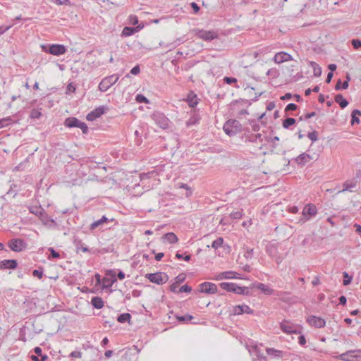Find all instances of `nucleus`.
I'll list each match as a JSON object with an SVG mask.
<instances>
[{
    "instance_id": "13",
    "label": "nucleus",
    "mask_w": 361,
    "mask_h": 361,
    "mask_svg": "<svg viewBox=\"0 0 361 361\" xmlns=\"http://www.w3.org/2000/svg\"><path fill=\"white\" fill-rule=\"evenodd\" d=\"M116 322L121 324L128 322L130 325L132 324L131 317H116V319H115V317H111L109 320H106L104 322V327L117 329L118 326L115 325Z\"/></svg>"
},
{
    "instance_id": "56",
    "label": "nucleus",
    "mask_w": 361,
    "mask_h": 361,
    "mask_svg": "<svg viewBox=\"0 0 361 361\" xmlns=\"http://www.w3.org/2000/svg\"><path fill=\"white\" fill-rule=\"evenodd\" d=\"M224 82L228 85H231L233 83L237 82V79L233 77L226 76L224 78Z\"/></svg>"
},
{
    "instance_id": "23",
    "label": "nucleus",
    "mask_w": 361,
    "mask_h": 361,
    "mask_svg": "<svg viewBox=\"0 0 361 361\" xmlns=\"http://www.w3.org/2000/svg\"><path fill=\"white\" fill-rule=\"evenodd\" d=\"M242 279L240 274L233 271H224L218 274L216 276L217 280L222 279Z\"/></svg>"
},
{
    "instance_id": "42",
    "label": "nucleus",
    "mask_w": 361,
    "mask_h": 361,
    "mask_svg": "<svg viewBox=\"0 0 361 361\" xmlns=\"http://www.w3.org/2000/svg\"><path fill=\"white\" fill-rule=\"evenodd\" d=\"M11 121L12 119L11 116H8L0 119V129L9 126L11 123Z\"/></svg>"
},
{
    "instance_id": "32",
    "label": "nucleus",
    "mask_w": 361,
    "mask_h": 361,
    "mask_svg": "<svg viewBox=\"0 0 361 361\" xmlns=\"http://www.w3.org/2000/svg\"><path fill=\"white\" fill-rule=\"evenodd\" d=\"M186 100L188 105L192 108L196 106L198 104V99L197 97V95L193 92H191L188 94Z\"/></svg>"
},
{
    "instance_id": "20",
    "label": "nucleus",
    "mask_w": 361,
    "mask_h": 361,
    "mask_svg": "<svg viewBox=\"0 0 361 361\" xmlns=\"http://www.w3.org/2000/svg\"><path fill=\"white\" fill-rule=\"evenodd\" d=\"M292 56L285 51H281L275 54L274 61L276 63H281L288 61H292Z\"/></svg>"
},
{
    "instance_id": "55",
    "label": "nucleus",
    "mask_w": 361,
    "mask_h": 361,
    "mask_svg": "<svg viewBox=\"0 0 361 361\" xmlns=\"http://www.w3.org/2000/svg\"><path fill=\"white\" fill-rule=\"evenodd\" d=\"M243 214L242 212L236 211L231 213L230 216L233 219H240L242 218Z\"/></svg>"
},
{
    "instance_id": "7",
    "label": "nucleus",
    "mask_w": 361,
    "mask_h": 361,
    "mask_svg": "<svg viewBox=\"0 0 361 361\" xmlns=\"http://www.w3.org/2000/svg\"><path fill=\"white\" fill-rule=\"evenodd\" d=\"M343 361H361V350H352L346 351L338 355Z\"/></svg>"
},
{
    "instance_id": "26",
    "label": "nucleus",
    "mask_w": 361,
    "mask_h": 361,
    "mask_svg": "<svg viewBox=\"0 0 361 361\" xmlns=\"http://www.w3.org/2000/svg\"><path fill=\"white\" fill-rule=\"evenodd\" d=\"M34 352L35 353L36 355H32L31 356V359L33 361H45L48 358L47 355H42V350L39 347H35L34 348Z\"/></svg>"
},
{
    "instance_id": "60",
    "label": "nucleus",
    "mask_w": 361,
    "mask_h": 361,
    "mask_svg": "<svg viewBox=\"0 0 361 361\" xmlns=\"http://www.w3.org/2000/svg\"><path fill=\"white\" fill-rule=\"evenodd\" d=\"M130 24L135 25L138 23V18L135 15H130L128 18Z\"/></svg>"
},
{
    "instance_id": "19",
    "label": "nucleus",
    "mask_w": 361,
    "mask_h": 361,
    "mask_svg": "<svg viewBox=\"0 0 361 361\" xmlns=\"http://www.w3.org/2000/svg\"><path fill=\"white\" fill-rule=\"evenodd\" d=\"M307 323L315 328H322L326 324V322L322 317H307Z\"/></svg>"
},
{
    "instance_id": "62",
    "label": "nucleus",
    "mask_w": 361,
    "mask_h": 361,
    "mask_svg": "<svg viewBox=\"0 0 361 361\" xmlns=\"http://www.w3.org/2000/svg\"><path fill=\"white\" fill-rule=\"evenodd\" d=\"M306 338L305 337V336L302 334H300L299 337H298V343L302 345V346H304L305 344H306Z\"/></svg>"
},
{
    "instance_id": "43",
    "label": "nucleus",
    "mask_w": 361,
    "mask_h": 361,
    "mask_svg": "<svg viewBox=\"0 0 361 361\" xmlns=\"http://www.w3.org/2000/svg\"><path fill=\"white\" fill-rule=\"evenodd\" d=\"M244 257L247 260L252 259L254 256V250L252 248L246 247Z\"/></svg>"
},
{
    "instance_id": "63",
    "label": "nucleus",
    "mask_w": 361,
    "mask_h": 361,
    "mask_svg": "<svg viewBox=\"0 0 361 361\" xmlns=\"http://www.w3.org/2000/svg\"><path fill=\"white\" fill-rule=\"evenodd\" d=\"M178 285V284L176 283H173L172 284H171L169 286L170 291L176 293H179Z\"/></svg>"
},
{
    "instance_id": "31",
    "label": "nucleus",
    "mask_w": 361,
    "mask_h": 361,
    "mask_svg": "<svg viewBox=\"0 0 361 361\" xmlns=\"http://www.w3.org/2000/svg\"><path fill=\"white\" fill-rule=\"evenodd\" d=\"M335 102L341 106V108L344 109L345 108L349 102L348 101L343 97V96L341 94H338L335 96Z\"/></svg>"
},
{
    "instance_id": "30",
    "label": "nucleus",
    "mask_w": 361,
    "mask_h": 361,
    "mask_svg": "<svg viewBox=\"0 0 361 361\" xmlns=\"http://www.w3.org/2000/svg\"><path fill=\"white\" fill-rule=\"evenodd\" d=\"M350 80V78L349 75L348 74L346 76V80L342 82V80L339 79L335 86L336 90H345L349 86V81Z\"/></svg>"
},
{
    "instance_id": "36",
    "label": "nucleus",
    "mask_w": 361,
    "mask_h": 361,
    "mask_svg": "<svg viewBox=\"0 0 361 361\" xmlns=\"http://www.w3.org/2000/svg\"><path fill=\"white\" fill-rule=\"evenodd\" d=\"M294 161L300 166H305L307 162L305 158V152L300 154L294 159Z\"/></svg>"
},
{
    "instance_id": "58",
    "label": "nucleus",
    "mask_w": 361,
    "mask_h": 361,
    "mask_svg": "<svg viewBox=\"0 0 361 361\" xmlns=\"http://www.w3.org/2000/svg\"><path fill=\"white\" fill-rule=\"evenodd\" d=\"M315 115H316V113L314 111H312V112H310V113H307L305 115L300 116L299 118V120L300 121L307 120V119H309L310 118H312Z\"/></svg>"
},
{
    "instance_id": "39",
    "label": "nucleus",
    "mask_w": 361,
    "mask_h": 361,
    "mask_svg": "<svg viewBox=\"0 0 361 361\" xmlns=\"http://www.w3.org/2000/svg\"><path fill=\"white\" fill-rule=\"evenodd\" d=\"M295 119L293 118H286L283 121L282 126L284 128L288 129L295 123Z\"/></svg>"
},
{
    "instance_id": "3",
    "label": "nucleus",
    "mask_w": 361,
    "mask_h": 361,
    "mask_svg": "<svg viewBox=\"0 0 361 361\" xmlns=\"http://www.w3.org/2000/svg\"><path fill=\"white\" fill-rule=\"evenodd\" d=\"M280 327L283 332L290 334H300L302 333L303 327L300 324H293L288 320H283L280 323Z\"/></svg>"
},
{
    "instance_id": "4",
    "label": "nucleus",
    "mask_w": 361,
    "mask_h": 361,
    "mask_svg": "<svg viewBox=\"0 0 361 361\" xmlns=\"http://www.w3.org/2000/svg\"><path fill=\"white\" fill-rule=\"evenodd\" d=\"M42 49L44 52L54 56H61L67 51V48L65 45L59 44L42 45Z\"/></svg>"
},
{
    "instance_id": "2",
    "label": "nucleus",
    "mask_w": 361,
    "mask_h": 361,
    "mask_svg": "<svg viewBox=\"0 0 361 361\" xmlns=\"http://www.w3.org/2000/svg\"><path fill=\"white\" fill-rule=\"evenodd\" d=\"M219 286L223 290L227 292L234 293L238 295H247L249 292L247 287L240 286L235 283L222 282Z\"/></svg>"
},
{
    "instance_id": "17",
    "label": "nucleus",
    "mask_w": 361,
    "mask_h": 361,
    "mask_svg": "<svg viewBox=\"0 0 361 361\" xmlns=\"http://www.w3.org/2000/svg\"><path fill=\"white\" fill-rule=\"evenodd\" d=\"M357 183L358 181L355 178L347 180L343 183L342 189L338 190V193H343L345 192H355V189L357 186Z\"/></svg>"
},
{
    "instance_id": "28",
    "label": "nucleus",
    "mask_w": 361,
    "mask_h": 361,
    "mask_svg": "<svg viewBox=\"0 0 361 361\" xmlns=\"http://www.w3.org/2000/svg\"><path fill=\"white\" fill-rule=\"evenodd\" d=\"M266 352L267 355L275 358H281L283 357L285 353L282 350H276L271 348H267Z\"/></svg>"
},
{
    "instance_id": "41",
    "label": "nucleus",
    "mask_w": 361,
    "mask_h": 361,
    "mask_svg": "<svg viewBox=\"0 0 361 361\" xmlns=\"http://www.w3.org/2000/svg\"><path fill=\"white\" fill-rule=\"evenodd\" d=\"M343 286H348L351 283L353 280V276L349 275L348 272H343Z\"/></svg>"
},
{
    "instance_id": "25",
    "label": "nucleus",
    "mask_w": 361,
    "mask_h": 361,
    "mask_svg": "<svg viewBox=\"0 0 361 361\" xmlns=\"http://www.w3.org/2000/svg\"><path fill=\"white\" fill-rule=\"evenodd\" d=\"M113 220H114V219H109V218H107L106 216L104 215L102 216L101 219L92 222L90 225V229L93 231L95 228H97V227L102 226L104 223H109V222L112 221Z\"/></svg>"
},
{
    "instance_id": "50",
    "label": "nucleus",
    "mask_w": 361,
    "mask_h": 361,
    "mask_svg": "<svg viewBox=\"0 0 361 361\" xmlns=\"http://www.w3.org/2000/svg\"><path fill=\"white\" fill-rule=\"evenodd\" d=\"M176 258L178 259H184L186 262H189L191 259L190 255H185L184 256L183 254L179 253L178 252L176 254Z\"/></svg>"
},
{
    "instance_id": "51",
    "label": "nucleus",
    "mask_w": 361,
    "mask_h": 361,
    "mask_svg": "<svg viewBox=\"0 0 361 361\" xmlns=\"http://www.w3.org/2000/svg\"><path fill=\"white\" fill-rule=\"evenodd\" d=\"M44 270L42 267L39 268L38 269H35L32 271V275L35 277H37L38 279H42L43 276Z\"/></svg>"
},
{
    "instance_id": "1",
    "label": "nucleus",
    "mask_w": 361,
    "mask_h": 361,
    "mask_svg": "<svg viewBox=\"0 0 361 361\" xmlns=\"http://www.w3.org/2000/svg\"><path fill=\"white\" fill-rule=\"evenodd\" d=\"M223 129L226 135L233 136L242 131V125L235 119H229L224 123Z\"/></svg>"
},
{
    "instance_id": "44",
    "label": "nucleus",
    "mask_w": 361,
    "mask_h": 361,
    "mask_svg": "<svg viewBox=\"0 0 361 361\" xmlns=\"http://www.w3.org/2000/svg\"><path fill=\"white\" fill-rule=\"evenodd\" d=\"M183 42H184V40H183V37H180V38L176 39L172 43L167 44L166 47H171L170 49V50H171L172 49L179 46L180 44H183Z\"/></svg>"
},
{
    "instance_id": "29",
    "label": "nucleus",
    "mask_w": 361,
    "mask_h": 361,
    "mask_svg": "<svg viewBox=\"0 0 361 361\" xmlns=\"http://www.w3.org/2000/svg\"><path fill=\"white\" fill-rule=\"evenodd\" d=\"M257 289L261 290L262 293H264L265 295H274V290L270 288L268 285H266L262 283H259L257 286Z\"/></svg>"
},
{
    "instance_id": "45",
    "label": "nucleus",
    "mask_w": 361,
    "mask_h": 361,
    "mask_svg": "<svg viewBox=\"0 0 361 361\" xmlns=\"http://www.w3.org/2000/svg\"><path fill=\"white\" fill-rule=\"evenodd\" d=\"M249 123L251 126L252 130L254 132H258L260 130V126L258 123V121L256 120H250Z\"/></svg>"
},
{
    "instance_id": "14",
    "label": "nucleus",
    "mask_w": 361,
    "mask_h": 361,
    "mask_svg": "<svg viewBox=\"0 0 361 361\" xmlns=\"http://www.w3.org/2000/svg\"><path fill=\"white\" fill-rule=\"evenodd\" d=\"M106 110L107 107L105 106H100L97 107L87 114L86 118L89 121H95L97 118H99L102 115L105 114Z\"/></svg>"
},
{
    "instance_id": "38",
    "label": "nucleus",
    "mask_w": 361,
    "mask_h": 361,
    "mask_svg": "<svg viewBox=\"0 0 361 361\" xmlns=\"http://www.w3.org/2000/svg\"><path fill=\"white\" fill-rule=\"evenodd\" d=\"M266 251H267V253L271 257H275L277 255V252H278V250H277V247L276 246L274 245H271L269 246H267V249H266Z\"/></svg>"
},
{
    "instance_id": "61",
    "label": "nucleus",
    "mask_w": 361,
    "mask_h": 361,
    "mask_svg": "<svg viewBox=\"0 0 361 361\" xmlns=\"http://www.w3.org/2000/svg\"><path fill=\"white\" fill-rule=\"evenodd\" d=\"M13 25H14V23L7 25V26H4V25L0 26V35H3L6 31H8L9 29H11L13 26Z\"/></svg>"
},
{
    "instance_id": "11",
    "label": "nucleus",
    "mask_w": 361,
    "mask_h": 361,
    "mask_svg": "<svg viewBox=\"0 0 361 361\" xmlns=\"http://www.w3.org/2000/svg\"><path fill=\"white\" fill-rule=\"evenodd\" d=\"M317 214V207L312 203L306 204L302 212V219L300 221L305 222L308 221L311 217L316 216Z\"/></svg>"
},
{
    "instance_id": "5",
    "label": "nucleus",
    "mask_w": 361,
    "mask_h": 361,
    "mask_svg": "<svg viewBox=\"0 0 361 361\" xmlns=\"http://www.w3.org/2000/svg\"><path fill=\"white\" fill-rule=\"evenodd\" d=\"M64 126L69 128H78L82 130V133H87L88 127L87 124L75 117H68L64 121Z\"/></svg>"
},
{
    "instance_id": "47",
    "label": "nucleus",
    "mask_w": 361,
    "mask_h": 361,
    "mask_svg": "<svg viewBox=\"0 0 361 361\" xmlns=\"http://www.w3.org/2000/svg\"><path fill=\"white\" fill-rule=\"evenodd\" d=\"M135 100L138 103L149 104L148 99L142 94H138L135 96Z\"/></svg>"
},
{
    "instance_id": "24",
    "label": "nucleus",
    "mask_w": 361,
    "mask_h": 361,
    "mask_svg": "<svg viewBox=\"0 0 361 361\" xmlns=\"http://www.w3.org/2000/svg\"><path fill=\"white\" fill-rule=\"evenodd\" d=\"M201 117L196 110H193L190 118L186 121L187 127H190L199 123Z\"/></svg>"
},
{
    "instance_id": "10",
    "label": "nucleus",
    "mask_w": 361,
    "mask_h": 361,
    "mask_svg": "<svg viewBox=\"0 0 361 361\" xmlns=\"http://www.w3.org/2000/svg\"><path fill=\"white\" fill-rule=\"evenodd\" d=\"M155 123L162 129L169 128V119L161 112H155L152 116Z\"/></svg>"
},
{
    "instance_id": "33",
    "label": "nucleus",
    "mask_w": 361,
    "mask_h": 361,
    "mask_svg": "<svg viewBox=\"0 0 361 361\" xmlns=\"http://www.w3.org/2000/svg\"><path fill=\"white\" fill-rule=\"evenodd\" d=\"M92 305L96 309H101L104 306V301L98 296L92 297L91 299Z\"/></svg>"
},
{
    "instance_id": "34",
    "label": "nucleus",
    "mask_w": 361,
    "mask_h": 361,
    "mask_svg": "<svg viewBox=\"0 0 361 361\" xmlns=\"http://www.w3.org/2000/svg\"><path fill=\"white\" fill-rule=\"evenodd\" d=\"M163 238H164V240H166V242H168L170 244H174L178 240L176 235L172 232L166 233Z\"/></svg>"
},
{
    "instance_id": "52",
    "label": "nucleus",
    "mask_w": 361,
    "mask_h": 361,
    "mask_svg": "<svg viewBox=\"0 0 361 361\" xmlns=\"http://www.w3.org/2000/svg\"><path fill=\"white\" fill-rule=\"evenodd\" d=\"M185 278H186V276L185 274L183 273H181L180 274H178L176 278H175V282L177 284H180V283H182L184 282V281L185 280Z\"/></svg>"
},
{
    "instance_id": "35",
    "label": "nucleus",
    "mask_w": 361,
    "mask_h": 361,
    "mask_svg": "<svg viewBox=\"0 0 361 361\" xmlns=\"http://www.w3.org/2000/svg\"><path fill=\"white\" fill-rule=\"evenodd\" d=\"M310 66L313 69L314 76L319 77L322 74V68L314 61L309 62Z\"/></svg>"
},
{
    "instance_id": "64",
    "label": "nucleus",
    "mask_w": 361,
    "mask_h": 361,
    "mask_svg": "<svg viewBox=\"0 0 361 361\" xmlns=\"http://www.w3.org/2000/svg\"><path fill=\"white\" fill-rule=\"evenodd\" d=\"M259 361H267V358L264 355L261 351H257L255 354Z\"/></svg>"
},
{
    "instance_id": "53",
    "label": "nucleus",
    "mask_w": 361,
    "mask_h": 361,
    "mask_svg": "<svg viewBox=\"0 0 361 361\" xmlns=\"http://www.w3.org/2000/svg\"><path fill=\"white\" fill-rule=\"evenodd\" d=\"M307 137L312 142H315L318 140V133L315 130H314L312 132H310L307 134Z\"/></svg>"
},
{
    "instance_id": "48",
    "label": "nucleus",
    "mask_w": 361,
    "mask_h": 361,
    "mask_svg": "<svg viewBox=\"0 0 361 361\" xmlns=\"http://www.w3.org/2000/svg\"><path fill=\"white\" fill-rule=\"evenodd\" d=\"M42 116V113L39 109H33L30 111V117L32 119H38Z\"/></svg>"
},
{
    "instance_id": "46",
    "label": "nucleus",
    "mask_w": 361,
    "mask_h": 361,
    "mask_svg": "<svg viewBox=\"0 0 361 361\" xmlns=\"http://www.w3.org/2000/svg\"><path fill=\"white\" fill-rule=\"evenodd\" d=\"M223 242L224 240L222 238H218L212 242L211 247L214 249H218L219 247H221Z\"/></svg>"
},
{
    "instance_id": "16",
    "label": "nucleus",
    "mask_w": 361,
    "mask_h": 361,
    "mask_svg": "<svg viewBox=\"0 0 361 361\" xmlns=\"http://www.w3.org/2000/svg\"><path fill=\"white\" fill-rule=\"evenodd\" d=\"M217 290V286L211 282H204L199 285V291L201 293L214 294Z\"/></svg>"
},
{
    "instance_id": "6",
    "label": "nucleus",
    "mask_w": 361,
    "mask_h": 361,
    "mask_svg": "<svg viewBox=\"0 0 361 361\" xmlns=\"http://www.w3.org/2000/svg\"><path fill=\"white\" fill-rule=\"evenodd\" d=\"M118 78L119 77L116 74L105 77L99 82L98 86L99 90L103 92L107 91L118 81Z\"/></svg>"
},
{
    "instance_id": "59",
    "label": "nucleus",
    "mask_w": 361,
    "mask_h": 361,
    "mask_svg": "<svg viewBox=\"0 0 361 361\" xmlns=\"http://www.w3.org/2000/svg\"><path fill=\"white\" fill-rule=\"evenodd\" d=\"M298 109V106L294 103L288 104L286 108L285 111H295Z\"/></svg>"
},
{
    "instance_id": "12",
    "label": "nucleus",
    "mask_w": 361,
    "mask_h": 361,
    "mask_svg": "<svg viewBox=\"0 0 361 361\" xmlns=\"http://www.w3.org/2000/svg\"><path fill=\"white\" fill-rule=\"evenodd\" d=\"M9 248L16 252L23 251L26 247V243L24 240L20 238H13L8 241Z\"/></svg>"
},
{
    "instance_id": "54",
    "label": "nucleus",
    "mask_w": 361,
    "mask_h": 361,
    "mask_svg": "<svg viewBox=\"0 0 361 361\" xmlns=\"http://www.w3.org/2000/svg\"><path fill=\"white\" fill-rule=\"evenodd\" d=\"M191 290L192 288L187 284H185L178 288L179 293H190Z\"/></svg>"
},
{
    "instance_id": "15",
    "label": "nucleus",
    "mask_w": 361,
    "mask_h": 361,
    "mask_svg": "<svg viewBox=\"0 0 361 361\" xmlns=\"http://www.w3.org/2000/svg\"><path fill=\"white\" fill-rule=\"evenodd\" d=\"M196 35L198 38L207 42H210L218 37L216 32L214 30H200L196 33Z\"/></svg>"
},
{
    "instance_id": "40",
    "label": "nucleus",
    "mask_w": 361,
    "mask_h": 361,
    "mask_svg": "<svg viewBox=\"0 0 361 361\" xmlns=\"http://www.w3.org/2000/svg\"><path fill=\"white\" fill-rule=\"evenodd\" d=\"M48 250L49 252V255L48 256L49 259H58L60 257V254L59 252L56 251L54 247H49Z\"/></svg>"
},
{
    "instance_id": "8",
    "label": "nucleus",
    "mask_w": 361,
    "mask_h": 361,
    "mask_svg": "<svg viewBox=\"0 0 361 361\" xmlns=\"http://www.w3.org/2000/svg\"><path fill=\"white\" fill-rule=\"evenodd\" d=\"M146 278L149 279L150 282L156 283L157 285L164 284L169 279L168 275L166 273L163 272L147 274H146Z\"/></svg>"
},
{
    "instance_id": "37",
    "label": "nucleus",
    "mask_w": 361,
    "mask_h": 361,
    "mask_svg": "<svg viewBox=\"0 0 361 361\" xmlns=\"http://www.w3.org/2000/svg\"><path fill=\"white\" fill-rule=\"evenodd\" d=\"M238 104L249 106L252 104V102L250 100L245 99H239L233 101L231 102V105L234 107L235 105H237Z\"/></svg>"
},
{
    "instance_id": "27",
    "label": "nucleus",
    "mask_w": 361,
    "mask_h": 361,
    "mask_svg": "<svg viewBox=\"0 0 361 361\" xmlns=\"http://www.w3.org/2000/svg\"><path fill=\"white\" fill-rule=\"evenodd\" d=\"M173 319H176L179 322L185 323V324H202V322H200L199 317H173Z\"/></svg>"
},
{
    "instance_id": "22",
    "label": "nucleus",
    "mask_w": 361,
    "mask_h": 361,
    "mask_svg": "<svg viewBox=\"0 0 361 361\" xmlns=\"http://www.w3.org/2000/svg\"><path fill=\"white\" fill-rule=\"evenodd\" d=\"M142 27L143 26L141 25H137L136 27L126 26L123 27L121 36L122 37L132 36L135 33L139 32Z\"/></svg>"
},
{
    "instance_id": "57",
    "label": "nucleus",
    "mask_w": 361,
    "mask_h": 361,
    "mask_svg": "<svg viewBox=\"0 0 361 361\" xmlns=\"http://www.w3.org/2000/svg\"><path fill=\"white\" fill-rule=\"evenodd\" d=\"M352 45L355 49H361V41L358 39H353L352 40Z\"/></svg>"
},
{
    "instance_id": "18",
    "label": "nucleus",
    "mask_w": 361,
    "mask_h": 361,
    "mask_svg": "<svg viewBox=\"0 0 361 361\" xmlns=\"http://www.w3.org/2000/svg\"><path fill=\"white\" fill-rule=\"evenodd\" d=\"M243 314H253L254 311L249 306L245 304L233 307V314L234 316H239Z\"/></svg>"
},
{
    "instance_id": "21",
    "label": "nucleus",
    "mask_w": 361,
    "mask_h": 361,
    "mask_svg": "<svg viewBox=\"0 0 361 361\" xmlns=\"http://www.w3.org/2000/svg\"><path fill=\"white\" fill-rule=\"evenodd\" d=\"M18 267L16 259H4L0 261V269H15Z\"/></svg>"
},
{
    "instance_id": "49",
    "label": "nucleus",
    "mask_w": 361,
    "mask_h": 361,
    "mask_svg": "<svg viewBox=\"0 0 361 361\" xmlns=\"http://www.w3.org/2000/svg\"><path fill=\"white\" fill-rule=\"evenodd\" d=\"M76 249H77V251L78 252L79 250H81L82 252H89V248L85 246L81 241H79L77 244H76Z\"/></svg>"
},
{
    "instance_id": "9",
    "label": "nucleus",
    "mask_w": 361,
    "mask_h": 361,
    "mask_svg": "<svg viewBox=\"0 0 361 361\" xmlns=\"http://www.w3.org/2000/svg\"><path fill=\"white\" fill-rule=\"evenodd\" d=\"M117 281L116 274L115 271L112 269L106 271V276L102 279V289H108Z\"/></svg>"
}]
</instances>
